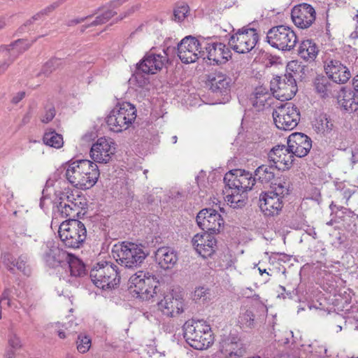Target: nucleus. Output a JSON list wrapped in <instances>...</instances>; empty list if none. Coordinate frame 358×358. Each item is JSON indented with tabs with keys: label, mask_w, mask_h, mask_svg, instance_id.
Returning a JSON list of instances; mask_svg holds the SVG:
<instances>
[{
	"label": "nucleus",
	"mask_w": 358,
	"mask_h": 358,
	"mask_svg": "<svg viewBox=\"0 0 358 358\" xmlns=\"http://www.w3.org/2000/svg\"><path fill=\"white\" fill-rule=\"evenodd\" d=\"M315 92L321 98L326 99L335 97L340 89V86L334 83L328 76H318L313 81Z\"/></svg>",
	"instance_id": "nucleus-26"
},
{
	"label": "nucleus",
	"mask_w": 358,
	"mask_h": 358,
	"mask_svg": "<svg viewBox=\"0 0 358 358\" xmlns=\"http://www.w3.org/2000/svg\"><path fill=\"white\" fill-rule=\"evenodd\" d=\"M278 171L273 164L271 165L263 164L259 166L255 171L256 182L261 184H271L275 179V171Z\"/></svg>",
	"instance_id": "nucleus-33"
},
{
	"label": "nucleus",
	"mask_w": 358,
	"mask_h": 358,
	"mask_svg": "<svg viewBox=\"0 0 358 358\" xmlns=\"http://www.w3.org/2000/svg\"><path fill=\"white\" fill-rule=\"evenodd\" d=\"M3 262L10 271H13L16 267L26 275H29L31 273V269L27 264V257L26 255H20L15 259L11 255L6 254L3 257Z\"/></svg>",
	"instance_id": "nucleus-30"
},
{
	"label": "nucleus",
	"mask_w": 358,
	"mask_h": 358,
	"mask_svg": "<svg viewBox=\"0 0 358 358\" xmlns=\"http://www.w3.org/2000/svg\"><path fill=\"white\" fill-rule=\"evenodd\" d=\"M273 117L274 123L279 129L290 131L298 125L300 112L292 103H286L275 109Z\"/></svg>",
	"instance_id": "nucleus-11"
},
{
	"label": "nucleus",
	"mask_w": 358,
	"mask_h": 358,
	"mask_svg": "<svg viewBox=\"0 0 358 358\" xmlns=\"http://www.w3.org/2000/svg\"><path fill=\"white\" fill-rule=\"evenodd\" d=\"M287 146L294 156L303 157L310 152L312 148V141L307 135L295 132L288 137Z\"/></svg>",
	"instance_id": "nucleus-24"
},
{
	"label": "nucleus",
	"mask_w": 358,
	"mask_h": 358,
	"mask_svg": "<svg viewBox=\"0 0 358 358\" xmlns=\"http://www.w3.org/2000/svg\"><path fill=\"white\" fill-rule=\"evenodd\" d=\"M352 85L354 87L355 90L358 92V75H357L355 77H354L352 80Z\"/></svg>",
	"instance_id": "nucleus-64"
},
{
	"label": "nucleus",
	"mask_w": 358,
	"mask_h": 358,
	"mask_svg": "<svg viewBox=\"0 0 358 358\" xmlns=\"http://www.w3.org/2000/svg\"><path fill=\"white\" fill-rule=\"evenodd\" d=\"M31 113H30L29 112L27 113L24 115V117H23L22 120V124H23V125H24V124H26L29 123V121H30V120H31Z\"/></svg>",
	"instance_id": "nucleus-60"
},
{
	"label": "nucleus",
	"mask_w": 358,
	"mask_h": 358,
	"mask_svg": "<svg viewBox=\"0 0 358 358\" xmlns=\"http://www.w3.org/2000/svg\"><path fill=\"white\" fill-rule=\"evenodd\" d=\"M116 13L111 9H108L103 13L101 15L102 16L103 20H104L105 23L107 22Z\"/></svg>",
	"instance_id": "nucleus-56"
},
{
	"label": "nucleus",
	"mask_w": 358,
	"mask_h": 358,
	"mask_svg": "<svg viewBox=\"0 0 358 358\" xmlns=\"http://www.w3.org/2000/svg\"><path fill=\"white\" fill-rule=\"evenodd\" d=\"M62 60L59 58H52L48 61L43 66L41 73L45 76H49L52 71H55L62 65Z\"/></svg>",
	"instance_id": "nucleus-44"
},
{
	"label": "nucleus",
	"mask_w": 358,
	"mask_h": 358,
	"mask_svg": "<svg viewBox=\"0 0 358 358\" xmlns=\"http://www.w3.org/2000/svg\"><path fill=\"white\" fill-rule=\"evenodd\" d=\"M201 45V57L207 58L215 64H224L231 57L230 49L222 43L210 42L203 39Z\"/></svg>",
	"instance_id": "nucleus-14"
},
{
	"label": "nucleus",
	"mask_w": 358,
	"mask_h": 358,
	"mask_svg": "<svg viewBox=\"0 0 358 358\" xmlns=\"http://www.w3.org/2000/svg\"><path fill=\"white\" fill-rule=\"evenodd\" d=\"M41 251L43 261L50 267H56L69 258V253L59 248L53 241L44 243Z\"/></svg>",
	"instance_id": "nucleus-18"
},
{
	"label": "nucleus",
	"mask_w": 358,
	"mask_h": 358,
	"mask_svg": "<svg viewBox=\"0 0 358 358\" xmlns=\"http://www.w3.org/2000/svg\"><path fill=\"white\" fill-rule=\"evenodd\" d=\"M90 17H91V15H89V16H87V17H79V18L73 19V20H71L68 21L66 24L68 26H74V25H76L77 24H80L81 22H83L85 20H86L87 19H88Z\"/></svg>",
	"instance_id": "nucleus-57"
},
{
	"label": "nucleus",
	"mask_w": 358,
	"mask_h": 358,
	"mask_svg": "<svg viewBox=\"0 0 358 358\" xmlns=\"http://www.w3.org/2000/svg\"><path fill=\"white\" fill-rule=\"evenodd\" d=\"M54 10L53 8L51 6V5L46 7L45 9L41 10V13L43 15H48V13L52 12Z\"/></svg>",
	"instance_id": "nucleus-63"
},
{
	"label": "nucleus",
	"mask_w": 358,
	"mask_h": 358,
	"mask_svg": "<svg viewBox=\"0 0 358 358\" xmlns=\"http://www.w3.org/2000/svg\"><path fill=\"white\" fill-rule=\"evenodd\" d=\"M90 275L92 282L102 289L114 288L120 282L117 266L108 262L94 265Z\"/></svg>",
	"instance_id": "nucleus-5"
},
{
	"label": "nucleus",
	"mask_w": 358,
	"mask_h": 358,
	"mask_svg": "<svg viewBox=\"0 0 358 358\" xmlns=\"http://www.w3.org/2000/svg\"><path fill=\"white\" fill-rule=\"evenodd\" d=\"M11 291L9 289H6L0 296V319H1V309L3 308L2 303L3 305H6L8 307H11L12 303L10 299Z\"/></svg>",
	"instance_id": "nucleus-48"
},
{
	"label": "nucleus",
	"mask_w": 358,
	"mask_h": 358,
	"mask_svg": "<svg viewBox=\"0 0 358 358\" xmlns=\"http://www.w3.org/2000/svg\"><path fill=\"white\" fill-rule=\"evenodd\" d=\"M315 9L308 3H301L294 6L291 13L293 22L301 29H306L311 26L315 20Z\"/></svg>",
	"instance_id": "nucleus-20"
},
{
	"label": "nucleus",
	"mask_w": 358,
	"mask_h": 358,
	"mask_svg": "<svg viewBox=\"0 0 358 358\" xmlns=\"http://www.w3.org/2000/svg\"><path fill=\"white\" fill-rule=\"evenodd\" d=\"M294 153L289 151L288 146L276 145L268 153V160L278 170L288 169L294 162Z\"/></svg>",
	"instance_id": "nucleus-22"
},
{
	"label": "nucleus",
	"mask_w": 358,
	"mask_h": 358,
	"mask_svg": "<svg viewBox=\"0 0 358 358\" xmlns=\"http://www.w3.org/2000/svg\"><path fill=\"white\" fill-rule=\"evenodd\" d=\"M55 109L53 106L50 107L46 110L45 115L43 116L41 121L44 123H48L55 116Z\"/></svg>",
	"instance_id": "nucleus-50"
},
{
	"label": "nucleus",
	"mask_w": 358,
	"mask_h": 358,
	"mask_svg": "<svg viewBox=\"0 0 358 358\" xmlns=\"http://www.w3.org/2000/svg\"><path fill=\"white\" fill-rule=\"evenodd\" d=\"M234 189L233 188H229L225 187V201L228 205L233 208H238L244 206L245 201L248 199L247 192L245 191H241Z\"/></svg>",
	"instance_id": "nucleus-34"
},
{
	"label": "nucleus",
	"mask_w": 358,
	"mask_h": 358,
	"mask_svg": "<svg viewBox=\"0 0 358 358\" xmlns=\"http://www.w3.org/2000/svg\"><path fill=\"white\" fill-rule=\"evenodd\" d=\"M209 295V292L207 288L204 287H199L196 288L194 292V300H199L203 299V300L206 299L208 296Z\"/></svg>",
	"instance_id": "nucleus-49"
},
{
	"label": "nucleus",
	"mask_w": 358,
	"mask_h": 358,
	"mask_svg": "<svg viewBox=\"0 0 358 358\" xmlns=\"http://www.w3.org/2000/svg\"><path fill=\"white\" fill-rule=\"evenodd\" d=\"M317 128L319 130L322 131L323 133L324 132H330L334 127V124L329 117L327 115H322L319 117V120H317Z\"/></svg>",
	"instance_id": "nucleus-46"
},
{
	"label": "nucleus",
	"mask_w": 358,
	"mask_h": 358,
	"mask_svg": "<svg viewBox=\"0 0 358 358\" xmlns=\"http://www.w3.org/2000/svg\"><path fill=\"white\" fill-rule=\"evenodd\" d=\"M272 99L271 93L267 87L259 86L255 89V91L250 96V101L252 106L259 110H262L266 104L270 105L268 101Z\"/></svg>",
	"instance_id": "nucleus-32"
},
{
	"label": "nucleus",
	"mask_w": 358,
	"mask_h": 358,
	"mask_svg": "<svg viewBox=\"0 0 358 358\" xmlns=\"http://www.w3.org/2000/svg\"><path fill=\"white\" fill-rule=\"evenodd\" d=\"M148 254L143 245L127 241L115 244L112 249V255L117 262L132 269L140 267Z\"/></svg>",
	"instance_id": "nucleus-3"
},
{
	"label": "nucleus",
	"mask_w": 358,
	"mask_h": 358,
	"mask_svg": "<svg viewBox=\"0 0 358 358\" xmlns=\"http://www.w3.org/2000/svg\"><path fill=\"white\" fill-rule=\"evenodd\" d=\"M201 41L192 36H186L178 44V56L183 63H194L201 57Z\"/></svg>",
	"instance_id": "nucleus-15"
},
{
	"label": "nucleus",
	"mask_w": 358,
	"mask_h": 358,
	"mask_svg": "<svg viewBox=\"0 0 358 358\" xmlns=\"http://www.w3.org/2000/svg\"><path fill=\"white\" fill-rule=\"evenodd\" d=\"M270 90L276 98L287 101L296 94L297 86L294 76L291 73H286L283 77L274 78L271 81Z\"/></svg>",
	"instance_id": "nucleus-12"
},
{
	"label": "nucleus",
	"mask_w": 358,
	"mask_h": 358,
	"mask_svg": "<svg viewBox=\"0 0 358 358\" xmlns=\"http://www.w3.org/2000/svg\"><path fill=\"white\" fill-rule=\"evenodd\" d=\"M266 41L275 48L290 51L296 45L297 37L290 27L278 25L273 27L267 31Z\"/></svg>",
	"instance_id": "nucleus-9"
},
{
	"label": "nucleus",
	"mask_w": 358,
	"mask_h": 358,
	"mask_svg": "<svg viewBox=\"0 0 358 358\" xmlns=\"http://www.w3.org/2000/svg\"><path fill=\"white\" fill-rule=\"evenodd\" d=\"M77 349L80 353L87 352L91 347V339L89 336L80 334L76 341Z\"/></svg>",
	"instance_id": "nucleus-47"
},
{
	"label": "nucleus",
	"mask_w": 358,
	"mask_h": 358,
	"mask_svg": "<svg viewBox=\"0 0 358 358\" xmlns=\"http://www.w3.org/2000/svg\"><path fill=\"white\" fill-rule=\"evenodd\" d=\"M64 327L65 328V330L67 331L68 334H71L77 332L76 329H77L78 324L76 323L73 322V321H69L68 323H66L64 325Z\"/></svg>",
	"instance_id": "nucleus-52"
},
{
	"label": "nucleus",
	"mask_w": 358,
	"mask_h": 358,
	"mask_svg": "<svg viewBox=\"0 0 358 358\" xmlns=\"http://www.w3.org/2000/svg\"><path fill=\"white\" fill-rule=\"evenodd\" d=\"M8 330V343L10 349L6 351L5 357L6 358H15V350L22 348V343L21 338L15 331V324L13 323H10Z\"/></svg>",
	"instance_id": "nucleus-36"
},
{
	"label": "nucleus",
	"mask_w": 358,
	"mask_h": 358,
	"mask_svg": "<svg viewBox=\"0 0 358 358\" xmlns=\"http://www.w3.org/2000/svg\"><path fill=\"white\" fill-rule=\"evenodd\" d=\"M208 243L203 245L201 247L196 248L195 250L203 258L210 257L215 252L216 246V240H207Z\"/></svg>",
	"instance_id": "nucleus-42"
},
{
	"label": "nucleus",
	"mask_w": 358,
	"mask_h": 358,
	"mask_svg": "<svg viewBox=\"0 0 358 358\" xmlns=\"http://www.w3.org/2000/svg\"><path fill=\"white\" fill-rule=\"evenodd\" d=\"M3 54L4 57H8V59L6 62H3L0 64V70H1V72H5V71L8 69V67L10 66V64L12 63L10 62L12 59V57L10 56V55L6 54V52H1Z\"/></svg>",
	"instance_id": "nucleus-55"
},
{
	"label": "nucleus",
	"mask_w": 358,
	"mask_h": 358,
	"mask_svg": "<svg viewBox=\"0 0 358 358\" xmlns=\"http://www.w3.org/2000/svg\"><path fill=\"white\" fill-rule=\"evenodd\" d=\"M139 8H140V5H138V4L131 6L127 11H125L124 13H122L120 15V17H118V20H122L124 18L129 16L130 15L134 13L135 11L138 10Z\"/></svg>",
	"instance_id": "nucleus-53"
},
{
	"label": "nucleus",
	"mask_w": 358,
	"mask_h": 358,
	"mask_svg": "<svg viewBox=\"0 0 358 358\" xmlns=\"http://www.w3.org/2000/svg\"><path fill=\"white\" fill-rule=\"evenodd\" d=\"M67 263L71 276L80 277L85 273L84 264L77 257L69 253V258L65 260Z\"/></svg>",
	"instance_id": "nucleus-37"
},
{
	"label": "nucleus",
	"mask_w": 358,
	"mask_h": 358,
	"mask_svg": "<svg viewBox=\"0 0 358 358\" xmlns=\"http://www.w3.org/2000/svg\"><path fill=\"white\" fill-rule=\"evenodd\" d=\"M289 194V183L285 177L278 178L271 183L270 190L260 194L259 206L266 216L278 215L284 205V199Z\"/></svg>",
	"instance_id": "nucleus-2"
},
{
	"label": "nucleus",
	"mask_w": 358,
	"mask_h": 358,
	"mask_svg": "<svg viewBox=\"0 0 358 358\" xmlns=\"http://www.w3.org/2000/svg\"><path fill=\"white\" fill-rule=\"evenodd\" d=\"M213 234H210L209 232H206V231H205V233H203L202 234H196L193 237L192 241L193 246L194 247V248H199V247L200 248L203 245L208 243L207 240L215 239Z\"/></svg>",
	"instance_id": "nucleus-45"
},
{
	"label": "nucleus",
	"mask_w": 358,
	"mask_h": 358,
	"mask_svg": "<svg viewBox=\"0 0 358 358\" xmlns=\"http://www.w3.org/2000/svg\"><path fill=\"white\" fill-rule=\"evenodd\" d=\"M334 98L346 111L351 113L358 110V95L351 89L341 87Z\"/></svg>",
	"instance_id": "nucleus-28"
},
{
	"label": "nucleus",
	"mask_w": 358,
	"mask_h": 358,
	"mask_svg": "<svg viewBox=\"0 0 358 358\" xmlns=\"http://www.w3.org/2000/svg\"><path fill=\"white\" fill-rule=\"evenodd\" d=\"M183 329L186 341L196 350L207 349L213 343L211 328L203 320L186 322Z\"/></svg>",
	"instance_id": "nucleus-4"
},
{
	"label": "nucleus",
	"mask_w": 358,
	"mask_h": 358,
	"mask_svg": "<svg viewBox=\"0 0 358 358\" xmlns=\"http://www.w3.org/2000/svg\"><path fill=\"white\" fill-rule=\"evenodd\" d=\"M324 71L327 76L337 85L346 83L351 77L349 69L337 59L325 61Z\"/></svg>",
	"instance_id": "nucleus-23"
},
{
	"label": "nucleus",
	"mask_w": 358,
	"mask_h": 358,
	"mask_svg": "<svg viewBox=\"0 0 358 358\" xmlns=\"http://www.w3.org/2000/svg\"><path fill=\"white\" fill-rule=\"evenodd\" d=\"M167 61L166 52L162 55L150 52L137 64L136 71L145 74H155L162 69Z\"/></svg>",
	"instance_id": "nucleus-19"
},
{
	"label": "nucleus",
	"mask_w": 358,
	"mask_h": 358,
	"mask_svg": "<svg viewBox=\"0 0 358 358\" xmlns=\"http://www.w3.org/2000/svg\"><path fill=\"white\" fill-rule=\"evenodd\" d=\"M208 80L213 93L222 96L229 95L233 84L230 77L221 71H215L208 75Z\"/></svg>",
	"instance_id": "nucleus-25"
},
{
	"label": "nucleus",
	"mask_w": 358,
	"mask_h": 358,
	"mask_svg": "<svg viewBox=\"0 0 358 358\" xmlns=\"http://www.w3.org/2000/svg\"><path fill=\"white\" fill-rule=\"evenodd\" d=\"M220 351L224 356L229 358H240L245 352L242 343L235 336H229L222 340Z\"/></svg>",
	"instance_id": "nucleus-27"
},
{
	"label": "nucleus",
	"mask_w": 358,
	"mask_h": 358,
	"mask_svg": "<svg viewBox=\"0 0 358 358\" xmlns=\"http://www.w3.org/2000/svg\"><path fill=\"white\" fill-rule=\"evenodd\" d=\"M66 201L69 203L73 208V211L79 217L82 211L86 208L87 202L83 196L77 195L75 196L73 194L68 195L66 196Z\"/></svg>",
	"instance_id": "nucleus-38"
},
{
	"label": "nucleus",
	"mask_w": 358,
	"mask_h": 358,
	"mask_svg": "<svg viewBox=\"0 0 358 358\" xmlns=\"http://www.w3.org/2000/svg\"><path fill=\"white\" fill-rule=\"evenodd\" d=\"M54 10L53 8L51 6V5L46 7L45 9L41 10V13L43 15H48V13L52 12Z\"/></svg>",
	"instance_id": "nucleus-62"
},
{
	"label": "nucleus",
	"mask_w": 358,
	"mask_h": 358,
	"mask_svg": "<svg viewBox=\"0 0 358 358\" xmlns=\"http://www.w3.org/2000/svg\"><path fill=\"white\" fill-rule=\"evenodd\" d=\"M43 141L44 144L55 148H60L64 144L63 137L61 134L55 131H50L45 133Z\"/></svg>",
	"instance_id": "nucleus-39"
},
{
	"label": "nucleus",
	"mask_w": 358,
	"mask_h": 358,
	"mask_svg": "<svg viewBox=\"0 0 358 358\" xmlns=\"http://www.w3.org/2000/svg\"><path fill=\"white\" fill-rule=\"evenodd\" d=\"M190 9L185 3H178L173 9V20L178 22H183L189 15Z\"/></svg>",
	"instance_id": "nucleus-40"
},
{
	"label": "nucleus",
	"mask_w": 358,
	"mask_h": 358,
	"mask_svg": "<svg viewBox=\"0 0 358 358\" xmlns=\"http://www.w3.org/2000/svg\"><path fill=\"white\" fill-rule=\"evenodd\" d=\"M227 187L241 191L248 192L256 184L255 175L244 169H234L227 173L224 177Z\"/></svg>",
	"instance_id": "nucleus-13"
},
{
	"label": "nucleus",
	"mask_w": 358,
	"mask_h": 358,
	"mask_svg": "<svg viewBox=\"0 0 358 358\" xmlns=\"http://www.w3.org/2000/svg\"><path fill=\"white\" fill-rule=\"evenodd\" d=\"M57 209L59 214L64 218L69 217V220H76L75 217H77V214L73 211V208L68 201H61L57 206Z\"/></svg>",
	"instance_id": "nucleus-43"
},
{
	"label": "nucleus",
	"mask_w": 358,
	"mask_h": 358,
	"mask_svg": "<svg viewBox=\"0 0 358 358\" xmlns=\"http://www.w3.org/2000/svg\"><path fill=\"white\" fill-rule=\"evenodd\" d=\"M65 175L68 181L74 187L87 189L96 184L100 172L96 163L81 159L69 162Z\"/></svg>",
	"instance_id": "nucleus-1"
},
{
	"label": "nucleus",
	"mask_w": 358,
	"mask_h": 358,
	"mask_svg": "<svg viewBox=\"0 0 358 358\" xmlns=\"http://www.w3.org/2000/svg\"><path fill=\"white\" fill-rule=\"evenodd\" d=\"M129 288L143 300H150L156 294L159 281L157 278L143 271H138L129 280Z\"/></svg>",
	"instance_id": "nucleus-8"
},
{
	"label": "nucleus",
	"mask_w": 358,
	"mask_h": 358,
	"mask_svg": "<svg viewBox=\"0 0 358 358\" xmlns=\"http://www.w3.org/2000/svg\"><path fill=\"white\" fill-rule=\"evenodd\" d=\"M136 118V110L129 102L118 103L106 117L109 129L114 132L127 129Z\"/></svg>",
	"instance_id": "nucleus-6"
},
{
	"label": "nucleus",
	"mask_w": 358,
	"mask_h": 358,
	"mask_svg": "<svg viewBox=\"0 0 358 358\" xmlns=\"http://www.w3.org/2000/svg\"><path fill=\"white\" fill-rule=\"evenodd\" d=\"M104 20H103L102 16L101 15L96 17L95 20L92 21L90 24L87 25L83 26L82 27V31H84V30L90 27H94L98 26L100 24H104Z\"/></svg>",
	"instance_id": "nucleus-51"
},
{
	"label": "nucleus",
	"mask_w": 358,
	"mask_h": 358,
	"mask_svg": "<svg viewBox=\"0 0 358 358\" xmlns=\"http://www.w3.org/2000/svg\"><path fill=\"white\" fill-rule=\"evenodd\" d=\"M67 0H57L55 2L52 3L51 4V6L55 10V8H58L61 5H62L64 2H66Z\"/></svg>",
	"instance_id": "nucleus-61"
},
{
	"label": "nucleus",
	"mask_w": 358,
	"mask_h": 358,
	"mask_svg": "<svg viewBox=\"0 0 358 358\" xmlns=\"http://www.w3.org/2000/svg\"><path fill=\"white\" fill-rule=\"evenodd\" d=\"M127 1V0H114L113 1H110V8L112 9L117 8Z\"/></svg>",
	"instance_id": "nucleus-59"
},
{
	"label": "nucleus",
	"mask_w": 358,
	"mask_h": 358,
	"mask_svg": "<svg viewBox=\"0 0 358 358\" xmlns=\"http://www.w3.org/2000/svg\"><path fill=\"white\" fill-rule=\"evenodd\" d=\"M25 96L24 92H19L13 96L11 101L14 104L18 103Z\"/></svg>",
	"instance_id": "nucleus-58"
},
{
	"label": "nucleus",
	"mask_w": 358,
	"mask_h": 358,
	"mask_svg": "<svg viewBox=\"0 0 358 358\" xmlns=\"http://www.w3.org/2000/svg\"><path fill=\"white\" fill-rule=\"evenodd\" d=\"M36 41V38L32 41L31 43H28L26 40L18 39L8 45L1 46L0 52H6L10 55L12 57L10 62H13L19 55L27 50Z\"/></svg>",
	"instance_id": "nucleus-31"
},
{
	"label": "nucleus",
	"mask_w": 358,
	"mask_h": 358,
	"mask_svg": "<svg viewBox=\"0 0 358 358\" xmlns=\"http://www.w3.org/2000/svg\"><path fill=\"white\" fill-rule=\"evenodd\" d=\"M238 324L243 329H252L255 327V315L252 311L245 310L240 313Z\"/></svg>",
	"instance_id": "nucleus-41"
},
{
	"label": "nucleus",
	"mask_w": 358,
	"mask_h": 358,
	"mask_svg": "<svg viewBox=\"0 0 358 358\" xmlns=\"http://www.w3.org/2000/svg\"><path fill=\"white\" fill-rule=\"evenodd\" d=\"M155 258L161 268L171 269L176 264L178 257L177 252L170 247H161L155 252Z\"/></svg>",
	"instance_id": "nucleus-29"
},
{
	"label": "nucleus",
	"mask_w": 358,
	"mask_h": 358,
	"mask_svg": "<svg viewBox=\"0 0 358 358\" xmlns=\"http://www.w3.org/2000/svg\"><path fill=\"white\" fill-rule=\"evenodd\" d=\"M59 236L64 245L69 248H80L87 237L85 225L78 220H68L59 227Z\"/></svg>",
	"instance_id": "nucleus-7"
},
{
	"label": "nucleus",
	"mask_w": 358,
	"mask_h": 358,
	"mask_svg": "<svg viewBox=\"0 0 358 358\" xmlns=\"http://www.w3.org/2000/svg\"><path fill=\"white\" fill-rule=\"evenodd\" d=\"M196 222L203 231L214 234L220 232L224 224L220 214L212 208L201 210L196 216Z\"/></svg>",
	"instance_id": "nucleus-16"
},
{
	"label": "nucleus",
	"mask_w": 358,
	"mask_h": 358,
	"mask_svg": "<svg viewBox=\"0 0 358 358\" xmlns=\"http://www.w3.org/2000/svg\"><path fill=\"white\" fill-rule=\"evenodd\" d=\"M115 143L110 138H99L90 150V157L94 162L106 164L115 154Z\"/></svg>",
	"instance_id": "nucleus-17"
},
{
	"label": "nucleus",
	"mask_w": 358,
	"mask_h": 358,
	"mask_svg": "<svg viewBox=\"0 0 358 358\" xmlns=\"http://www.w3.org/2000/svg\"><path fill=\"white\" fill-rule=\"evenodd\" d=\"M16 234L17 235L18 238H32L34 237V235L32 234L31 232H27V229H19L16 231Z\"/></svg>",
	"instance_id": "nucleus-54"
},
{
	"label": "nucleus",
	"mask_w": 358,
	"mask_h": 358,
	"mask_svg": "<svg viewBox=\"0 0 358 358\" xmlns=\"http://www.w3.org/2000/svg\"><path fill=\"white\" fill-rule=\"evenodd\" d=\"M318 52V46L312 40L303 41L298 49V55L306 62L315 61Z\"/></svg>",
	"instance_id": "nucleus-35"
},
{
	"label": "nucleus",
	"mask_w": 358,
	"mask_h": 358,
	"mask_svg": "<svg viewBox=\"0 0 358 358\" xmlns=\"http://www.w3.org/2000/svg\"><path fill=\"white\" fill-rule=\"evenodd\" d=\"M259 35L257 29L249 25L238 29L229 40V45L236 52L245 54L250 52L257 45Z\"/></svg>",
	"instance_id": "nucleus-10"
},
{
	"label": "nucleus",
	"mask_w": 358,
	"mask_h": 358,
	"mask_svg": "<svg viewBox=\"0 0 358 358\" xmlns=\"http://www.w3.org/2000/svg\"><path fill=\"white\" fill-rule=\"evenodd\" d=\"M184 300L180 294L170 293L158 303L159 309L164 315L177 317L184 311Z\"/></svg>",
	"instance_id": "nucleus-21"
}]
</instances>
